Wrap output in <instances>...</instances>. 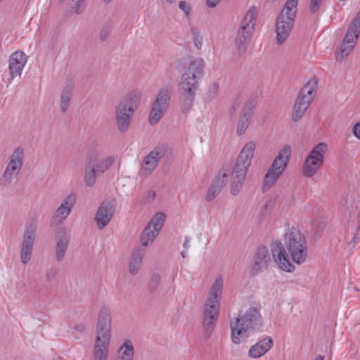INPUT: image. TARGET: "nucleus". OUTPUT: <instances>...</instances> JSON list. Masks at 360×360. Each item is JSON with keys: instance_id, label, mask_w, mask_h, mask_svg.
I'll list each match as a JSON object with an SVG mask.
<instances>
[{"instance_id": "53", "label": "nucleus", "mask_w": 360, "mask_h": 360, "mask_svg": "<svg viewBox=\"0 0 360 360\" xmlns=\"http://www.w3.org/2000/svg\"><path fill=\"white\" fill-rule=\"evenodd\" d=\"M112 0H103V1L105 2V4H108L109 3H110Z\"/></svg>"}, {"instance_id": "2", "label": "nucleus", "mask_w": 360, "mask_h": 360, "mask_svg": "<svg viewBox=\"0 0 360 360\" xmlns=\"http://www.w3.org/2000/svg\"><path fill=\"white\" fill-rule=\"evenodd\" d=\"M205 63L202 58L192 60L181 77L179 84V94L181 110L188 113L193 106L199 82L205 72Z\"/></svg>"}, {"instance_id": "11", "label": "nucleus", "mask_w": 360, "mask_h": 360, "mask_svg": "<svg viewBox=\"0 0 360 360\" xmlns=\"http://www.w3.org/2000/svg\"><path fill=\"white\" fill-rule=\"evenodd\" d=\"M257 21L256 8L252 7L244 16L234 39L235 46L239 53H244L253 35Z\"/></svg>"}, {"instance_id": "28", "label": "nucleus", "mask_w": 360, "mask_h": 360, "mask_svg": "<svg viewBox=\"0 0 360 360\" xmlns=\"http://www.w3.org/2000/svg\"><path fill=\"white\" fill-rule=\"evenodd\" d=\"M74 82L72 79H67L65 82V85L63 88L61 94H60V108L61 111L65 113L68 108L70 101L72 97V91L74 89Z\"/></svg>"}, {"instance_id": "23", "label": "nucleus", "mask_w": 360, "mask_h": 360, "mask_svg": "<svg viewBox=\"0 0 360 360\" xmlns=\"http://www.w3.org/2000/svg\"><path fill=\"white\" fill-rule=\"evenodd\" d=\"M228 175L226 173L219 174L212 181L205 195V200L211 202L221 193L223 187L227 181Z\"/></svg>"}, {"instance_id": "49", "label": "nucleus", "mask_w": 360, "mask_h": 360, "mask_svg": "<svg viewBox=\"0 0 360 360\" xmlns=\"http://www.w3.org/2000/svg\"><path fill=\"white\" fill-rule=\"evenodd\" d=\"M54 276V274L52 271H49L46 274L47 281H50Z\"/></svg>"}, {"instance_id": "6", "label": "nucleus", "mask_w": 360, "mask_h": 360, "mask_svg": "<svg viewBox=\"0 0 360 360\" xmlns=\"http://www.w3.org/2000/svg\"><path fill=\"white\" fill-rule=\"evenodd\" d=\"M255 148V143L249 141L243 146L236 159L233 168L230 186L231 193L233 195H238L243 187Z\"/></svg>"}, {"instance_id": "52", "label": "nucleus", "mask_w": 360, "mask_h": 360, "mask_svg": "<svg viewBox=\"0 0 360 360\" xmlns=\"http://www.w3.org/2000/svg\"><path fill=\"white\" fill-rule=\"evenodd\" d=\"M168 4H172L176 1V0H166Z\"/></svg>"}, {"instance_id": "20", "label": "nucleus", "mask_w": 360, "mask_h": 360, "mask_svg": "<svg viewBox=\"0 0 360 360\" xmlns=\"http://www.w3.org/2000/svg\"><path fill=\"white\" fill-rule=\"evenodd\" d=\"M346 206L347 207L349 219L351 220L350 226L352 231V239L350 243H353L352 247L360 240V211L358 210L356 205L349 206V201L347 200Z\"/></svg>"}, {"instance_id": "29", "label": "nucleus", "mask_w": 360, "mask_h": 360, "mask_svg": "<svg viewBox=\"0 0 360 360\" xmlns=\"http://www.w3.org/2000/svg\"><path fill=\"white\" fill-rule=\"evenodd\" d=\"M56 259L60 262L65 257L68 244L69 238L65 231L61 233V235L56 236Z\"/></svg>"}, {"instance_id": "8", "label": "nucleus", "mask_w": 360, "mask_h": 360, "mask_svg": "<svg viewBox=\"0 0 360 360\" xmlns=\"http://www.w3.org/2000/svg\"><path fill=\"white\" fill-rule=\"evenodd\" d=\"M115 158L110 155L99 160V155L96 151L88 153L85 159L84 182L90 188L94 186L98 175L103 174L115 162Z\"/></svg>"}, {"instance_id": "45", "label": "nucleus", "mask_w": 360, "mask_h": 360, "mask_svg": "<svg viewBox=\"0 0 360 360\" xmlns=\"http://www.w3.org/2000/svg\"><path fill=\"white\" fill-rule=\"evenodd\" d=\"M353 134L356 138L360 139V122H358L354 125Z\"/></svg>"}, {"instance_id": "4", "label": "nucleus", "mask_w": 360, "mask_h": 360, "mask_svg": "<svg viewBox=\"0 0 360 360\" xmlns=\"http://www.w3.org/2000/svg\"><path fill=\"white\" fill-rule=\"evenodd\" d=\"M223 284L222 277H218L207 295L202 316L203 334L205 338H210L218 320Z\"/></svg>"}, {"instance_id": "50", "label": "nucleus", "mask_w": 360, "mask_h": 360, "mask_svg": "<svg viewBox=\"0 0 360 360\" xmlns=\"http://www.w3.org/2000/svg\"><path fill=\"white\" fill-rule=\"evenodd\" d=\"M315 360H323V356H321V355H318V356L316 357Z\"/></svg>"}, {"instance_id": "12", "label": "nucleus", "mask_w": 360, "mask_h": 360, "mask_svg": "<svg viewBox=\"0 0 360 360\" xmlns=\"http://www.w3.org/2000/svg\"><path fill=\"white\" fill-rule=\"evenodd\" d=\"M291 155L289 145L284 146L275 158L271 166L267 171L262 186L263 191L269 189L282 174Z\"/></svg>"}, {"instance_id": "36", "label": "nucleus", "mask_w": 360, "mask_h": 360, "mask_svg": "<svg viewBox=\"0 0 360 360\" xmlns=\"http://www.w3.org/2000/svg\"><path fill=\"white\" fill-rule=\"evenodd\" d=\"M24 157V150L21 147L16 148L11 155L10 156L9 161L13 162L16 164L22 165Z\"/></svg>"}, {"instance_id": "9", "label": "nucleus", "mask_w": 360, "mask_h": 360, "mask_svg": "<svg viewBox=\"0 0 360 360\" xmlns=\"http://www.w3.org/2000/svg\"><path fill=\"white\" fill-rule=\"evenodd\" d=\"M297 0H287L276 21V39L283 44L289 36L297 11Z\"/></svg>"}, {"instance_id": "44", "label": "nucleus", "mask_w": 360, "mask_h": 360, "mask_svg": "<svg viewBox=\"0 0 360 360\" xmlns=\"http://www.w3.org/2000/svg\"><path fill=\"white\" fill-rule=\"evenodd\" d=\"M75 4L72 6V9L77 14H80L83 12V2L84 1H74Z\"/></svg>"}, {"instance_id": "54", "label": "nucleus", "mask_w": 360, "mask_h": 360, "mask_svg": "<svg viewBox=\"0 0 360 360\" xmlns=\"http://www.w3.org/2000/svg\"><path fill=\"white\" fill-rule=\"evenodd\" d=\"M72 1H84V0H72Z\"/></svg>"}, {"instance_id": "31", "label": "nucleus", "mask_w": 360, "mask_h": 360, "mask_svg": "<svg viewBox=\"0 0 360 360\" xmlns=\"http://www.w3.org/2000/svg\"><path fill=\"white\" fill-rule=\"evenodd\" d=\"M134 349L131 342L126 340L118 350L119 360H133Z\"/></svg>"}, {"instance_id": "39", "label": "nucleus", "mask_w": 360, "mask_h": 360, "mask_svg": "<svg viewBox=\"0 0 360 360\" xmlns=\"http://www.w3.org/2000/svg\"><path fill=\"white\" fill-rule=\"evenodd\" d=\"M48 290L49 286L41 281H38L34 285V291L39 295H46Z\"/></svg>"}, {"instance_id": "33", "label": "nucleus", "mask_w": 360, "mask_h": 360, "mask_svg": "<svg viewBox=\"0 0 360 360\" xmlns=\"http://www.w3.org/2000/svg\"><path fill=\"white\" fill-rule=\"evenodd\" d=\"M219 90V84L217 82L210 84L205 94L204 99L206 102H211L216 98Z\"/></svg>"}, {"instance_id": "42", "label": "nucleus", "mask_w": 360, "mask_h": 360, "mask_svg": "<svg viewBox=\"0 0 360 360\" xmlns=\"http://www.w3.org/2000/svg\"><path fill=\"white\" fill-rule=\"evenodd\" d=\"M111 32V26L110 25H105L103 26L99 33V37L101 41H105L108 36L110 35V33Z\"/></svg>"}, {"instance_id": "21", "label": "nucleus", "mask_w": 360, "mask_h": 360, "mask_svg": "<svg viewBox=\"0 0 360 360\" xmlns=\"http://www.w3.org/2000/svg\"><path fill=\"white\" fill-rule=\"evenodd\" d=\"M167 153V148L160 146L150 151L145 158L143 172L145 175L150 174L157 167L159 161Z\"/></svg>"}, {"instance_id": "48", "label": "nucleus", "mask_w": 360, "mask_h": 360, "mask_svg": "<svg viewBox=\"0 0 360 360\" xmlns=\"http://www.w3.org/2000/svg\"><path fill=\"white\" fill-rule=\"evenodd\" d=\"M188 243H189V238L188 236H186L185 239H184V248L185 250H186L188 248V246H189Z\"/></svg>"}, {"instance_id": "51", "label": "nucleus", "mask_w": 360, "mask_h": 360, "mask_svg": "<svg viewBox=\"0 0 360 360\" xmlns=\"http://www.w3.org/2000/svg\"><path fill=\"white\" fill-rule=\"evenodd\" d=\"M181 256L185 258L186 256V250H183L181 252Z\"/></svg>"}, {"instance_id": "7", "label": "nucleus", "mask_w": 360, "mask_h": 360, "mask_svg": "<svg viewBox=\"0 0 360 360\" xmlns=\"http://www.w3.org/2000/svg\"><path fill=\"white\" fill-rule=\"evenodd\" d=\"M141 97V93L139 90H132L118 103L115 120L120 132L124 133L128 130L131 119L139 105Z\"/></svg>"}, {"instance_id": "16", "label": "nucleus", "mask_w": 360, "mask_h": 360, "mask_svg": "<svg viewBox=\"0 0 360 360\" xmlns=\"http://www.w3.org/2000/svg\"><path fill=\"white\" fill-rule=\"evenodd\" d=\"M165 219L166 214L163 212H158L151 218L141 233V243L143 246L146 247L156 238Z\"/></svg>"}, {"instance_id": "30", "label": "nucleus", "mask_w": 360, "mask_h": 360, "mask_svg": "<svg viewBox=\"0 0 360 360\" xmlns=\"http://www.w3.org/2000/svg\"><path fill=\"white\" fill-rule=\"evenodd\" d=\"M143 252L140 248H136L131 254L129 262V272L132 275L138 274L143 259Z\"/></svg>"}, {"instance_id": "17", "label": "nucleus", "mask_w": 360, "mask_h": 360, "mask_svg": "<svg viewBox=\"0 0 360 360\" xmlns=\"http://www.w3.org/2000/svg\"><path fill=\"white\" fill-rule=\"evenodd\" d=\"M36 231L37 225L34 221L26 225L20 249V260L23 264H27L31 259L36 238Z\"/></svg>"}, {"instance_id": "24", "label": "nucleus", "mask_w": 360, "mask_h": 360, "mask_svg": "<svg viewBox=\"0 0 360 360\" xmlns=\"http://www.w3.org/2000/svg\"><path fill=\"white\" fill-rule=\"evenodd\" d=\"M273 345L272 338L266 336L252 345L248 351V354L251 358H259L265 354L273 347Z\"/></svg>"}, {"instance_id": "34", "label": "nucleus", "mask_w": 360, "mask_h": 360, "mask_svg": "<svg viewBox=\"0 0 360 360\" xmlns=\"http://www.w3.org/2000/svg\"><path fill=\"white\" fill-rule=\"evenodd\" d=\"M326 222L322 219H316L312 222V230L315 236L319 238L321 237L325 227Z\"/></svg>"}, {"instance_id": "40", "label": "nucleus", "mask_w": 360, "mask_h": 360, "mask_svg": "<svg viewBox=\"0 0 360 360\" xmlns=\"http://www.w3.org/2000/svg\"><path fill=\"white\" fill-rule=\"evenodd\" d=\"M354 45L351 44H347L342 42L340 51H341V59L342 60L345 57L347 56L349 52L353 49Z\"/></svg>"}, {"instance_id": "38", "label": "nucleus", "mask_w": 360, "mask_h": 360, "mask_svg": "<svg viewBox=\"0 0 360 360\" xmlns=\"http://www.w3.org/2000/svg\"><path fill=\"white\" fill-rule=\"evenodd\" d=\"M156 196V193L153 191H146L141 200V203L147 204L152 202Z\"/></svg>"}, {"instance_id": "41", "label": "nucleus", "mask_w": 360, "mask_h": 360, "mask_svg": "<svg viewBox=\"0 0 360 360\" xmlns=\"http://www.w3.org/2000/svg\"><path fill=\"white\" fill-rule=\"evenodd\" d=\"M323 0H310L309 3V12L311 13H316L320 8Z\"/></svg>"}, {"instance_id": "5", "label": "nucleus", "mask_w": 360, "mask_h": 360, "mask_svg": "<svg viewBox=\"0 0 360 360\" xmlns=\"http://www.w3.org/2000/svg\"><path fill=\"white\" fill-rule=\"evenodd\" d=\"M111 326V310L108 307H103L98 316L93 352L94 360H108Z\"/></svg>"}, {"instance_id": "22", "label": "nucleus", "mask_w": 360, "mask_h": 360, "mask_svg": "<svg viewBox=\"0 0 360 360\" xmlns=\"http://www.w3.org/2000/svg\"><path fill=\"white\" fill-rule=\"evenodd\" d=\"M27 63V56L22 51H15L9 58V72L12 79L20 76L22 70Z\"/></svg>"}, {"instance_id": "37", "label": "nucleus", "mask_w": 360, "mask_h": 360, "mask_svg": "<svg viewBox=\"0 0 360 360\" xmlns=\"http://www.w3.org/2000/svg\"><path fill=\"white\" fill-rule=\"evenodd\" d=\"M179 8L181 11L184 12L187 20L190 21L192 13L191 5L186 1H180L179 3Z\"/></svg>"}, {"instance_id": "46", "label": "nucleus", "mask_w": 360, "mask_h": 360, "mask_svg": "<svg viewBox=\"0 0 360 360\" xmlns=\"http://www.w3.org/2000/svg\"><path fill=\"white\" fill-rule=\"evenodd\" d=\"M220 0H207V4L210 8H214Z\"/></svg>"}, {"instance_id": "43", "label": "nucleus", "mask_w": 360, "mask_h": 360, "mask_svg": "<svg viewBox=\"0 0 360 360\" xmlns=\"http://www.w3.org/2000/svg\"><path fill=\"white\" fill-rule=\"evenodd\" d=\"M274 205H275V201L274 200H269L267 201V202L266 203L264 209L262 210V214L263 216H266L268 215L271 209L274 207Z\"/></svg>"}, {"instance_id": "19", "label": "nucleus", "mask_w": 360, "mask_h": 360, "mask_svg": "<svg viewBox=\"0 0 360 360\" xmlns=\"http://www.w3.org/2000/svg\"><path fill=\"white\" fill-rule=\"evenodd\" d=\"M256 103V97L251 96L243 106L237 124L236 133L238 136L244 134L248 128L252 120L253 110Z\"/></svg>"}, {"instance_id": "26", "label": "nucleus", "mask_w": 360, "mask_h": 360, "mask_svg": "<svg viewBox=\"0 0 360 360\" xmlns=\"http://www.w3.org/2000/svg\"><path fill=\"white\" fill-rule=\"evenodd\" d=\"M76 202V196L75 194H70L66 197L63 202L60 204L59 207L56 211L54 217L59 218L60 221L65 219L70 214L72 208L74 207Z\"/></svg>"}, {"instance_id": "10", "label": "nucleus", "mask_w": 360, "mask_h": 360, "mask_svg": "<svg viewBox=\"0 0 360 360\" xmlns=\"http://www.w3.org/2000/svg\"><path fill=\"white\" fill-rule=\"evenodd\" d=\"M284 248L288 250L292 260L300 264L305 262L307 256V243L304 236L292 227L283 236Z\"/></svg>"}, {"instance_id": "27", "label": "nucleus", "mask_w": 360, "mask_h": 360, "mask_svg": "<svg viewBox=\"0 0 360 360\" xmlns=\"http://www.w3.org/2000/svg\"><path fill=\"white\" fill-rule=\"evenodd\" d=\"M22 165L15 164L9 161L3 175L1 178L0 183L1 185L8 186L11 184L12 180L20 173Z\"/></svg>"}, {"instance_id": "47", "label": "nucleus", "mask_w": 360, "mask_h": 360, "mask_svg": "<svg viewBox=\"0 0 360 360\" xmlns=\"http://www.w3.org/2000/svg\"><path fill=\"white\" fill-rule=\"evenodd\" d=\"M74 328L77 330L78 332L79 333H82L84 329H85V326L82 324H79V325H77L74 327Z\"/></svg>"}, {"instance_id": "35", "label": "nucleus", "mask_w": 360, "mask_h": 360, "mask_svg": "<svg viewBox=\"0 0 360 360\" xmlns=\"http://www.w3.org/2000/svg\"><path fill=\"white\" fill-rule=\"evenodd\" d=\"M190 31L192 34V39L197 49H200L202 44V37L199 29L192 24H190Z\"/></svg>"}, {"instance_id": "15", "label": "nucleus", "mask_w": 360, "mask_h": 360, "mask_svg": "<svg viewBox=\"0 0 360 360\" xmlns=\"http://www.w3.org/2000/svg\"><path fill=\"white\" fill-rule=\"evenodd\" d=\"M327 144L320 143L316 145L306 158L303 167L302 174L306 177L314 176L323 163V155L327 150Z\"/></svg>"}, {"instance_id": "13", "label": "nucleus", "mask_w": 360, "mask_h": 360, "mask_svg": "<svg viewBox=\"0 0 360 360\" xmlns=\"http://www.w3.org/2000/svg\"><path fill=\"white\" fill-rule=\"evenodd\" d=\"M172 89L169 85L160 88L153 103L149 114V123L155 125L165 114L172 96Z\"/></svg>"}, {"instance_id": "32", "label": "nucleus", "mask_w": 360, "mask_h": 360, "mask_svg": "<svg viewBox=\"0 0 360 360\" xmlns=\"http://www.w3.org/2000/svg\"><path fill=\"white\" fill-rule=\"evenodd\" d=\"M161 283V275L158 272L152 274L148 283L147 290L150 294L155 293Z\"/></svg>"}, {"instance_id": "18", "label": "nucleus", "mask_w": 360, "mask_h": 360, "mask_svg": "<svg viewBox=\"0 0 360 360\" xmlns=\"http://www.w3.org/2000/svg\"><path fill=\"white\" fill-rule=\"evenodd\" d=\"M116 210L115 199L103 200L96 213L95 221L99 229H103L111 221Z\"/></svg>"}, {"instance_id": "3", "label": "nucleus", "mask_w": 360, "mask_h": 360, "mask_svg": "<svg viewBox=\"0 0 360 360\" xmlns=\"http://www.w3.org/2000/svg\"><path fill=\"white\" fill-rule=\"evenodd\" d=\"M263 319L259 310L250 307L243 314L230 321L231 338L233 343L239 345L251 335L260 330Z\"/></svg>"}, {"instance_id": "55", "label": "nucleus", "mask_w": 360, "mask_h": 360, "mask_svg": "<svg viewBox=\"0 0 360 360\" xmlns=\"http://www.w3.org/2000/svg\"><path fill=\"white\" fill-rule=\"evenodd\" d=\"M59 1H61V2H63V1H64L65 0H59Z\"/></svg>"}, {"instance_id": "56", "label": "nucleus", "mask_w": 360, "mask_h": 360, "mask_svg": "<svg viewBox=\"0 0 360 360\" xmlns=\"http://www.w3.org/2000/svg\"><path fill=\"white\" fill-rule=\"evenodd\" d=\"M3 0H0V3Z\"/></svg>"}, {"instance_id": "14", "label": "nucleus", "mask_w": 360, "mask_h": 360, "mask_svg": "<svg viewBox=\"0 0 360 360\" xmlns=\"http://www.w3.org/2000/svg\"><path fill=\"white\" fill-rule=\"evenodd\" d=\"M317 81L315 79L310 80L304 85L295 101L293 112L292 115V120L297 122L304 115L313 100V94L316 91Z\"/></svg>"}, {"instance_id": "1", "label": "nucleus", "mask_w": 360, "mask_h": 360, "mask_svg": "<svg viewBox=\"0 0 360 360\" xmlns=\"http://www.w3.org/2000/svg\"><path fill=\"white\" fill-rule=\"evenodd\" d=\"M272 258L278 266L286 272H292L295 266L289 260L288 254L281 241L271 244V252L265 246H259L255 251L250 264L252 276L266 271L272 264Z\"/></svg>"}, {"instance_id": "25", "label": "nucleus", "mask_w": 360, "mask_h": 360, "mask_svg": "<svg viewBox=\"0 0 360 360\" xmlns=\"http://www.w3.org/2000/svg\"><path fill=\"white\" fill-rule=\"evenodd\" d=\"M360 36V10L349 25L342 42L355 44Z\"/></svg>"}]
</instances>
